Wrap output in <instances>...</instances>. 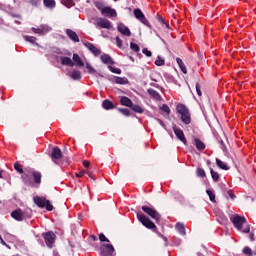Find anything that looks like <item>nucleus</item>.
Masks as SVG:
<instances>
[{
    "label": "nucleus",
    "instance_id": "1",
    "mask_svg": "<svg viewBox=\"0 0 256 256\" xmlns=\"http://www.w3.org/2000/svg\"><path fill=\"white\" fill-rule=\"evenodd\" d=\"M230 221L237 231H241V233H249L251 228L249 224H247V219L245 216H241L239 214H235L230 216Z\"/></svg>",
    "mask_w": 256,
    "mask_h": 256
},
{
    "label": "nucleus",
    "instance_id": "2",
    "mask_svg": "<svg viewBox=\"0 0 256 256\" xmlns=\"http://www.w3.org/2000/svg\"><path fill=\"white\" fill-rule=\"evenodd\" d=\"M177 113L181 115V121L184 125L191 124V113L189 112V108L184 104H178L176 107Z\"/></svg>",
    "mask_w": 256,
    "mask_h": 256
},
{
    "label": "nucleus",
    "instance_id": "3",
    "mask_svg": "<svg viewBox=\"0 0 256 256\" xmlns=\"http://www.w3.org/2000/svg\"><path fill=\"white\" fill-rule=\"evenodd\" d=\"M137 219L140 221V223H142L144 227H146V229H150L151 231H154V233H157V226L145 214L138 213Z\"/></svg>",
    "mask_w": 256,
    "mask_h": 256
},
{
    "label": "nucleus",
    "instance_id": "4",
    "mask_svg": "<svg viewBox=\"0 0 256 256\" xmlns=\"http://www.w3.org/2000/svg\"><path fill=\"white\" fill-rule=\"evenodd\" d=\"M34 203L37 205V207H40V209H45L47 211H51L53 209V204L47 200L45 197L36 196L34 197Z\"/></svg>",
    "mask_w": 256,
    "mask_h": 256
},
{
    "label": "nucleus",
    "instance_id": "5",
    "mask_svg": "<svg viewBox=\"0 0 256 256\" xmlns=\"http://www.w3.org/2000/svg\"><path fill=\"white\" fill-rule=\"evenodd\" d=\"M21 179H22L24 185H27L28 187H32V185H33V168L24 169V172L21 175Z\"/></svg>",
    "mask_w": 256,
    "mask_h": 256
},
{
    "label": "nucleus",
    "instance_id": "6",
    "mask_svg": "<svg viewBox=\"0 0 256 256\" xmlns=\"http://www.w3.org/2000/svg\"><path fill=\"white\" fill-rule=\"evenodd\" d=\"M142 211L146 213V215H149L151 219H154L156 223H159V221H161V214L156 211L155 208L149 206H142Z\"/></svg>",
    "mask_w": 256,
    "mask_h": 256
},
{
    "label": "nucleus",
    "instance_id": "7",
    "mask_svg": "<svg viewBox=\"0 0 256 256\" xmlns=\"http://www.w3.org/2000/svg\"><path fill=\"white\" fill-rule=\"evenodd\" d=\"M11 217L12 219H15V221H25V219H30L31 215H27V213L21 209H16L12 211Z\"/></svg>",
    "mask_w": 256,
    "mask_h": 256
},
{
    "label": "nucleus",
    "instance_id": "8",
    "mask_svg": "<svg viewBox=\"0 0 256 256\" xmlns=\"http://www.w3.org/2000/svg\"><path fill=\"white\" fill-rule=\"evenodd\" d=\"M95 26L99 29H113V24L111 23V21L105 18H97Z\"/></svg>",
    "mask_w": 256,
    "mask_h": 256
},
{
    "label": "nucleus",
    "instance_id": "9",
    "mask_svg": "<svg viewBox=\"0 0 256 256\" xmlns=\"http://www.w3.org/2000/svg\"><path fill=\"white\" fill-rule=\"evenodd\" d=\"M100 251L101 256H115V247L111 244H103L100 247Z\"/></svg>",
    "mask_w": 256,
    "mask_h": 256
},
{
    "label": "nucleus",
    "instance_id": "10",
    "mask_svg": "<svg viewBox=\"0 0 256 256\" xmlns=\"http://www.w3.org/2000/svg\"><path fill=\"white\" fill-rule=\"evenodd\" d=\"M134 17H136L138 21H141L143 25H146V27H151V24H149V20H147L145 14H143V11H141V9H134Z\"/></svg>",
    "mask_w": 256,
    "mask_h": 256
},
{
    "label": "nucleus",
    "instance_id": "11",
    "mask_svg": "<svg viewBox=\"0 0 256 256\" xmlns=\"http://www.w3.org/2000/svg\"><path fill=\"white\" fill-rule=\"evenodd\" d=\"M57 238V236L55 235V233L49 231L44 235V241L47 245V247H53V243H55V239Z\"/></svg>",
    "mask_w": 256,
    "mask_h": 256
},
{
    "label": "nucleus",
    "instance_id": "12",
    "mask_svg": "<svg viewBox=\"0 0 256 256\" xmlns=\"http://www.w3.org/2000/svg\"><path fill=\"white\" fill-rule=\"evenodd\" d=\"M174 135H176L177 139L183 143V145H187V138H185V133L181 128H177V126L173 127Z\"/></svg>",
    "mask_w": 256,
    "mask_h": 256
},
{
    "label": "nucleus",
    "instance_id": "13",
    "mask_svg": "<svg viewBox=\"0 0 256 256\" xmlns=\"http://www.w3.org/2000/svg\"><path fill=\"white\" fill-rule=\"evenodd\" d=\"M102 15L105 17H108L109 19L113 17H117V10L111 8L110 6H105L104 9H102Z\"/></svg>",
    "mask_w": 256,
    "mask_h": 256
},
{
    "label": "nucleus",
    "instance_id": "14",
    "mask_svg": "<svg viewBox=\"0 0 256 256\" xmlns=\"http://www.w3.org/2000/svg\"><path fill=\"white\" fill-rule=\"evenodd\" d=\"M84 45L88 49V51L92 53L95 57H99V55H101V51L99 50V48L95 47V44L91 42H86Z\"/></svg>",
    "mask_w": 256,
    "mask_h": 256
},
{
    "label": "nucleus",
    "instance_id": "15",
    "mask_svg": "<svg viewBox=\"0 0 256 256\" xmlns=\"http://www.w3.org/2000/svg\"><path fill=\"white\" fill-rule=\"evenodd\" d=\"M62 158H63V152L61 151V148L55 146L52 149L51 159H54L55 161H59V159H62Z\"/></svg>",
    "mask_w": 256,
    "mask_h": 256
},
{
    "label": "nucleus",
    "instance_id": "16",
    "mask_svg": "<svg viewBox=\"0 0 256 256\" xmlns=\"http://www.w3.org/2000/svg\"><path fill=\"white\" fill-rule=\"evenodd\" d=\"M117 29L119 33H121V35H125L126 37H131V30L125 24L123 23L118 24Z\"/></svg>",
    "mask_w": 256,
    "mask_h": 256
},
{
    "label": "nucleus",
    "instance_id": "17",
    "mask_svg": "<svg viewBox=\"0 0 256 256\" xmlns=\"http://www.w3.org/2000/svg\"><path fill=\"white\" fill-rule=\"evenodd\" d=\"M66 35L73 41V43H79V36L77 35V32L73 31L72 29H66Z\"/></svg>",
    "mask_w": 256,
    "mask_h": 256
},
{
    "label": "nucleus",
    "instance_id": "18",
    "mask_svg": "<svg viewBox=\"0 0 256 256\" xmlns=\"http://www.w3.org/2000/svg\"><path fill=\"white\" fill-rule=\"evenodd\" d=\"M100 60L104 65H115V61H113V58L109 54H102Z\"/></svg>",
    "mask_w": 256,
    "mask_h": 256
},
{
    "label": "nucleus",
    "instance_id": "19",
    "mask_svg": "<svg viewBox=\"0 0 256 256\" xmlns=\"http://www.w3.org/2000/svg\"><path fill=\"white\" fill-rule=\"evenodd\" d=\"M32 177H33V179H34L35 185L40 186V185H41V179H42V177H43V175L41 174V172L32 169Z\"/></svg>",
    "mask_w": 256,
    "mask_h": 256
},
{
    "label": "nucleus",
    "instance_id": "20",
    "mask_svg": "<svg viewBox=\"0 0 256 256\" xmlns=\"http://www.w3.org/2000/svg\"><path fill=\"white\" fill-rule=\"evenodd\" d=\"M113 82L116 83V85H127L129 84V79L125 77L114 76Z\"/></svg>",
    "mask_w": 256,
    "mask_h": 256
},
{
    "label": "nucleus",
    "instance_id": "21",
    "mask_svg": "<svg viewBox=\"0 0 256 256\" xmlns=\"http://www.w3.org/2000/svg\"><path fill=\"white\" fill-rule=\"evenodd\" d=\"M193 145L196 146L198 151H204L205 149V143H203L199 138H194Z\"/></svg>",
    "mask_w": 256,
    "mask_h": 256
},
{
    "label": "nucleus",
    "instance_id": "22",
    "mask_svg": "<svg viewBox=\"0 0 256 256\" xmlns=\"http://www.w3.org/2000/svg\"><path fill=\"white\" fill-rule=\"evenodd\" d=\"M120 103L121 105H123L124 107H133V101H131L129 99V97H126V96H122L121 99H120Z\"/></svg>",
    "mask_w": 256,
    "mask_h": 256
},
{
    "label": "nucleus",
    "instance_id": "23",
    "mask_svg": "<svg viewBox=\"0 0 256 256\" xmlns=\"http://www.w3.org/2000/svg\"><path fill=\"white\" fill-rule=\"evenodd\" d=\"M103 109H106V111H109L111 109H115V104L111 102L109 99H106L102 102Z\"/></svg>",
    "mask_w": 256,
    "mask_h": 256
},
{
    "label": "nucleus",
    "instance_id": "24",
    "mask_svg": "<svg viewBox=\"0 0 256 256\" xmlns=\"http://www.w3.org/2000/svg\"><path fill=\"white\" fill-rule=\"evenodd\" d=\"M175 229L178 231V233L182 236L187 235V233L185 232V224L181 223V222H177L175 225Z\"/></svg>",
    "mask_w": 256,
    "mask_h": 256
},
{
    "label": "nucleus",
    "instance_id": "25",
    "mask_svg": "<svg viewBox=\"0 0 256 256\" xmlns=\"http://www.w3.org/2000/svg\"><path fill=\"white\" fill-rule=\"evenodd\" d=\"M147 93L149 94L150 97H153V99H156L157 101H159V99H161V95L159 94V92H157L153 88H149L147 90Z\"/></svg>",
    "mask_w": 256,
    "mask_h": 256
},
{
    "label": "nucleus",
    "instance_id": "26",
    "mask_svg": "<svg viewBox=\"0 0 256 256\" xmlns=\"http://www.w3.org/2000/svg\"><path fill=\"white\" fill-rule=\"evenodd\" d=\"M61 63L62 65H68L69 67H73L75 65V63H73V60H71V58L69 57H61Z\"/></svg>",
    "mask_w": 256,
    "mask_h": 256
},
{
    "label": "nucleus",
    "instance_id": "27",
    "mask_svg": "<svg viewBox=\"0 0 256 256\" xmlns=\"http://www.w3.org/2000/svg\"><path fill=\"white\" fill-rule=\"evenodd\" d=\"M216 165L219 167V169H222L223 171H229V167L225 162L221 161L219 158H216Z\"/></svg>",
    "mask_w": 256,
    "mask_h": 256
},
{
    "label": "nucleus",
    "instance_id": "28",
    "mask_svg": "<svg viewBox=\"0 0 256 256\" xmlns=\"http://www.w3.org/2000/svg\"><path fill=\"white\" fill-rule=\"evenodd\" d=\"M176 63L179 65L182 73L187 75V67H185V63H183V60L181 58H176Z\"/></svg>",
    "mask_w": 256,
    "mask_h": 256
},
{
    "label": "nucleus",
    "instance_id": "29",
    "mask_svg": "<svg viewBox=\"0 0 256 256\" xmlns=\"http://www.w3.org/2000/svg\"><path fill=\"white\" fill-rule=\"evenodd\" d=\"M73 62L78 65V67H84L85 63L81 61V57L78 54H73Z\"/></svg>",
    "mask_w": 256,
    "mask_h": 256
},
{
    "label": "nucleus",
    "instance_id": "30",
    "mask_svg": "<svg viewBox=\"0 0 256 256\" xmlns=\"http://www.w3.org/2000/svg\"><path fill=\"white\" fill-rule=\"evenodd\" d=\"M130 109H132V111H134V113H144L145 112V109H143V107H141L138 104H132Z\"/></svg>",
    "mask_w": 256,
    "mask_h": 256
},
{
    "label": "nucleus",
    "instance_id": "31",
    "mask_svg": "<svg viewBox=\"0 0 256 256\" xmlns=\"http://www.w3.org/2000/svg\"><path fill=\"white\" fill-rule=\"evenodd\" d=\"M45 7L48 9H55L56 2L55 0H43Z\"/></svg>",
    "mask_w": 256,
    "mask_h": 256
},
{
    "label": "nucleus",
    "instance_id": "32",
    "mask_svg": "<svg viewBox=\"0 0 256 256\" xmlns=\"http://www.w3.org/2000/svg\"><path fill=\"white\" fill-rule=\"evenodd\" d=\"M71 79H73L74 81H81V71L74 70L71 74Z\"/></svg>",
    "mask_w": 256,
    "mask_h": 256
},
{
    "label": "nucleus",
    "instance_id": "33",
    "mask_svg": "<svg viewBox=\"0 0 256 256\" xmlns=\"http://www.w3.org/2000/svg\"><path fill=\"white\" fill-rule=\"evenodd\" d=\"M14 169L15 171H17V173H19L20 175H22V173L25 172V170H23V166L21 164H19V162H15L14 163Z\"/></svg>",
    "mask_w": 256,
    "mask_h": 256
},
{
    "label": "nucleus",
    "instance_id": "34",
    "mask_svg": "<svg viewBox=\"0 0 256 256\" xmlns=\"http://www.w3.org/2000/svg\"><path fill=\"white\" fill-rule=\"evenodd\" d=\"M210 174H211L213 181H215V182L219 181V178H220L219 173L215 172V170H213V168H210Z\"/></svg>",
    "mask_w": 256,
    "mask_h": 256
},
{
    "label": "nucleus",
    "instance_id": "35",
    "mask_svg": "<svg viewBox=\"0 0 256 256\" xmlns=\"http://www.w3.org/2000/svg\"><path fill=\"white\" fill-rule=\"evenodd\" d=\"M196 175L197 177H201V178L207 177V173H205V169L203 168H197Z\"/></svg>",
    "mask_w": 256,
    "mask_h": 256
},
{
    "label": "nucleus",
    "instance_id": "36",
    "mask_svg": "<svg viewBox=\"0 0 256 256\" xmlns=\"http://www.w3.org/2000/svg\"><path fill=\"white\" fill-rule=\"evenodd\" d=\"M119 113L125 115V117H131V111L127 108H118Z\"/></svg>",
    "mask_w": 256,
    "mask_h": 256
},
{
    "label": "nucleus",
    "instance_id": "37",
    "mask_svg": "<svg viewBox=\"0 0 256 256\" xmlns=\"http://www.w3.org/2000/svg\"><path fill=\"white\" fill-rule=\"evenodd\" d=\"M242 253H244V255L253 256V250L248 246L243 248Z\"/></svg>",
    "mask_w": 256,
    "mask_h": 256
},
{
    "label": "nucleus",
    "instance_id": "38",
    "mask_svg": "<svg viewBox=\"0 0 256 256\" xmlns=\"http://www.w3.org/2000/svg\"><path fill=\"white\" fill-rule=\"evenodd\" d=\"M40 30L42 32V35H45V33H49V31H51V27H49L48 25H41Z\"/></svg>",
    "mask_w": 256,
    "mask_h": 256
},
{
    "label": "nucleus",
    "instance_id": "39",
    "mask_svg": "<svg viewBox=\"0 0 256 256\" xmlns=\"http://www.w3.org/2000/svg\"><path fill=\"white\" fill-rule=\"evenodd\" d=\"M130 49L132 51H135V53H139V51H141V48H139V45L133 42L130 43Z\"/></svg>",
    "mask_w": 256,
    "mask_h": 256
},
{
    "label": "nucleus",
    "instance_id": "40",
    "mask_svg": "<svg viewBox=\"0 0 256 256\" xmlns=\"http://www.w3.org/2000/svg\"><path fill=\"white\" fill-rule=\"evenodd\" d=\"M109 71H111V73H115L116 75H121V69L119 68H115L113 66H108Z\"/></svg>",
    "mask_w": 256,
    "mask_h": 256
},
{
    "label": "nucleus",
    "instance_id": "41",
    "mask_svg": "<svg viewBox=\"0 0 256 256\" xmlns=\"http://www.w3.org/2000/svg\"><path fill=\"white\" fill-rule=\"evenodd\" d=\"M154 63L157 65V67H163V65H165V60L158 56Z\"/></svg>",
    "mask_w": 256,
    "mask_h": 256
},
{
    "label": "nucleus",
    "instance_id": "42",
    "mask_svg": "<svg viewBox=\"0 0 256 256\" xmlns=\"http://www.w3.org/2000/svg\"><path fill=\"white\" fill-rule=\"evenodd\" d=\"M206 193L212 203H215V193H213L211 190H206Z\"/></svg>",
    "mask_w": 256,
    "mask_h": 256
},
{
    "label": "nucleus",
    "instance_id": "43",
    "mask_svg": "<svg viewBox=\"0 0 256 256\" xmlns=\"http://www.w3.org/2000/svg\"><path fill=\"white\" fill-rule=\"evenodd\" d=\"M94 5L101 11V13H103V9H105V4H103V2H95Z\"/></svg>",
    "mask_w": 256,
    "mask_h": 256
},
{
    "label": "nucleus",
    "instance_id": "44",
    "mask_svg": "<svg viewBox=\"0 0 256 256\" xmlns=\"http://www.w3.org/2000/svg\"><path fill=\"white\" fill-rule=\"evenodd\" d=\"M160 110L161 111H164V113H167L169 115V113H171V109L169 108V106L167 104H163L161 107H160Z\"/></svg>",
    "mask_w": 256,
    "mask_h": 256
},
{
    "label": "nucleus",
    "instance_id": "45",
    "mask_svg": "<svg viewBox=\"0 0 256 256\" xmlns=\"http://www.w3.org/2000/svg\"><path fill=\"white\" fill-rule=\"evenodd\" d=\"M86 69L90 74L97 73V70H95V68H93V66H91L89 63H86Z\"/></svg>",
    "mask_w": 256,
    "mask_h": 256
},
{
    "label": "nucleus",
    "instance_id": "46",
    "mask_svg": "<svg viewBox=\"0 0 256 256\" xmlns=\"http://www.w3.org/2000/svg\"><path fill=\"white\" fill-rule=\"evenodd\" d=\"M99 240L103 243V242H106V243H109V240L107 238V236H105V234L101 233L99 235Z\"/></svg>",
    "mask_w": 256,
    "mask_h": 256
},
{
    "label": "nucleus",
    "instance_id": "47",
    "mask_svg": "<svg viewBox=\"0 0 256 256\" xmlns=\"http://www.w3.org/2000/svg\"><path fill=\"white\" fill-rule=\"evenodd\" d=\"M63 2L66 7H73V5H75L73 0H63Z\"/></svg>",
    "mask_w": 256,
    "mask_h": 256
},
{
    "label": "nucleus",
    "instance_id": "48",
    "mask_svg": "<svg viewBox=\"0 0 256 256\" xmlns=\"http://www.w3.org/2000/svg\"><path fill=\"white\" fill-rule=\"evenodd\" d=\"M142 53H143L144 55H146V57H152V55H153V53H151V51H150L149 49H147V48H144V49L142 50Z\"/></svg>",
    "mask_w": 256,
    "mask_h": 256
},
{
    "label": "nucleus",
    "instance_id": "49",
    "mask_svg": "<svg viewBox=\"0 0 256 256\" xmlns=\"http://www.w3.org/2000/svg\"><path fill=\"white\" fill-rule=\"evenodd\" d=\"M195 87L198 97H201V95H203V93L201 92V85L199 83H196Z\"/></svg>",
    "mask_w": 256,
    "mask_h": 256
},
{
    "label": "nucleus",
    "instance_id": "50",
    "mask_svg": "<svg viewBox=\"0 0 256 256\" xmlns=\"http://www.w3.org/2000/svg\"><path fill=\"white\" fill-rule=\"evenodd\" d=\"M116 45H117V47H119V49H121V47H123V41L121 40V38L116 37Z\"/></svg>",
    "mask_w": 256,
    "mask_h": 256
},
{
    "label": "nucleus",
    "instance_id": "51",
    "mask_svg": "<svg viewBox=\"0 0 256 256\" xmlns=\"http://www.w3.org/2000/svg\"><path fill=\"white\" fill-rule=\"evenodd\" d=\"M26 41H28L29 43H35V41H37V38L33 36H26Z\"/></svg>",
    "mask_w": 256,
    "mask_h": 256
},
{
    "label": "nucleus",
    "instance_id": "52",
    "mask_svg": "<svg viewBox=\"0 0 256 256\" xmlns=\"http://www.w3.org/2000/svg\"><path fill=\"white\" fill-rule=\"evenodd\" d=\"M227 195L230 197L232 201H235V193H233V191L228 190Z\"/></svg>",
    "mask_w": 256,
    "mask_h": 256
},
{
    "label": "nucleus",
    "instance_id": "53",
    "mask_svg": "<svg viewBox=\"0 0 256 256\" xmlns=\"http://www.w3.org/2000/svg\"><path fill=\"white\" fill-rule=\"evenodd\" d=\"M33 33H37L38 35H43V33L41 32V27L39 28H32Z\"/></svg>",
    "mask_w": 256,
    "mask_h": 256
},
{
    "label": "nucleus",
    "instance_id": "54",
    "mask_svg": "<svg viewBox=\"0 0 256 256\" xmlns=\"http://www.w3.org/2000/svg\"><path fill=\"white\" fill-rule=\"evenodd\" d=\"M220 148L222 151H227V146H225V142H223V140L220 141Z\"/></svg>",
    "mask_w": 256,
    "mask_h": 256
},
{
    "label": "nucleus",
    "instance_id": "55",
    "mask_svg": "<svg viewBox=\"0 0 256 256\" xmlns=\"http://www.w3.org/2000/svg\"><path fill=\"white\" fill-rule=\"evenodd\" d=\"M29 3L34 7H37V5H39V0H29Z\"/></svg>",
    "mask_w": 256,
    "mask_h": 256
},
{
    "label": "nucleus",
    "instance_id": "56",
    "mask_svg": "<svg viewBox=\"0 0 256 256\" xmlns=\"http://www.w3.org/2000/svg\"><path fill=\"white\" fill-rule=\"evenodd\" d=\"M0 243L1 245H4V247H9V245L7 244V242H5V240H3V237L0 235Z\"/></svg>",
    "mask_w": 256,
    "mask_h": 256
},
{
    "label": "nucleus",
    "instance_id": "57",
    "mask_svg": "<svg viewBox=\"0 0 256 256\" xmlns=\"http://www.w3.org/2000/svg\"><path fill=\"white\" fill-rule=\"evenodd\" d=\"M83 175H85V170H82L81 172L76 173V177H78V178L83 177Z\"/></svg>",
    "mask_w": 256,
    "mask_h": 256
},
{
    "label": "nucleus",
    "instance_id": "58",
    "mask_svg": "<svg viewBox=\"0 0 256 256\" xmlns=\"http://www.w3.org/2000/svg\"><path fill=\"white\" fill-rule=\"evenodd\" d=\"M83 165H84V167L88 168L91 165V162L84 160Z\"/></svg>",
    "mask_w": 256,
    "mask_h": 256
},
{
    "label": "nucleus",
    "instance_id": "59",
    "mask_svg": "<svg viewBox=\"0 0 256 256\" xmlns=\"http://www.w3.org/2000/svg\"><path fill=\"white\" fill-rule=\"evenodd\" d=\"M158 21H159V23H162V25H165V18H163V17H158Z\"/></svg>",
    "mask_w": 256,
    "mask_h": 256
},
{
    "label": "nucleus",
    "instance_id": "60",
    "mask_svg": "<svg viewBox=\"0 0 256 256\" xmlns=\"http://www.w3.org/2000/svg\"><path fill=\"white\" fill-rule=\"evenodd\" d=\"M249 239H250V241H255V234L254 233H250Z\"/></svg>",
    "mask_w": 256,
    "mask_h": 256
},
{
    "label": "nucleus",
    "instance_id": "61",
    "mask_svg": "<svg viewBox=\"0 0 256 256\" xmlns=\"http://www.w3.org/2000/svg\"><path fill=\"white\" fill-rule=\"evenodd\" d=\"M90 239H91L92 241H97V236L91 235V236H90Z\"/></svg>",
    "mask_w": 256,
    "mask_h": 256
},
{
    "label": "nucleus",
    "instance_id": "62",
    "mask_svg": "<svg viewBox=\"0 0 256 256\" xmlns=\"http://www.w3.org/2000/svg\"><path fill=\"white\" fill-rule=\"evenodd\" d=\"M158 122H159V124H160L162 127H165V123H164V122H162V120H161V119H158Z\"/></svg>",
    "mask_w": 256,
    "mask_h": 256
},
{
    "label": "nucleus",
    "instance_id": "63",
    "mask_svg": "<svg viewBox=\"0 0 256 256\" xmlns=\"http://www.w3.org/2000/svg\"><path fill=\"white\" fill-rule=\"evenodd\" d=\"M88 177H90V179H93V176H91V172H86Z\"/></svg>",
    "mask_w": 256,
    "mask_h": 256
},
{
    "label": "nucleus",
    "instance_id": "64",
    "mask_svg": "<svg viewBox=\"0 0 256 256\" xmlns=\"http://www.w3.org/2000/svg\"><path fill=\"white\" fill-rule=\"evenodd\" d=\"M0 179H3V170L0 171Z\"/></svg>",
    "mask_w": 256,
    "mask_h": 256
}]
</instances>
